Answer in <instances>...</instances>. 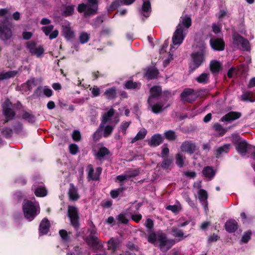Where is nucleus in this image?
I'll list each match as a JSON object with an SVG mask.
<instances>
[{"label":"nucleus","instance_id":"f257e3e1","mask_svg":"<svg viewBox=\"0 0 255 255\" xmlns=\"http://www.w3.org/2000/svg\"><path fill=\"white\" fill-rule=\"evenodd\" d=\"M191 25V19L189 16L185 15L181 17L180 21L174 32L172 38V45L170 51L173 48H177L183 41L188 32V29Z\"/></svg>","mask_w":255,"mask_h":255},{"label":"nucleus","instance_id":"f03ea898","mask_svg":"<svg viewBox=\"0 0 255 255\" xmlns=\"http://www.w3.org/2000/svg\"><path fill=\"white\" fill-rule=\"evenodd\" d=\"M147 241L155 245L158 243L160 249L164 252L169 250L175 244L174 240L167 239L165 234L162 231H158L156 233H151L148 236Z\"/></svg>","mask_w":255,"mask_h":255},{"label":"nucleus","instance_id":"7ed1b4c3","mask_svg":"<svg viewBox=\"0 0 255 255\" xmlns=\"http://www.w3.org/2000/svg\"><path fill=\"white\" fill-rule=\"evenodd\" d=\"M161 92V88L159 86H154L151 88L150 90V96L148 102L151 108L152 112L155 114L159 113L168 106L167 105L164 106V105L161 104L159 103L153 104L155 99L159 96Z\"/></svg>","mask_w":255,"mask_h":255},{"label":"nucleus","instance_id":"20e7f679","mask_svg":"<svg viewBox=\"0 0 255 255\" xmlns=\"http://www.w3.org/2000/svg\"><path fill=\"white\" fill-rule=\"evenodd\" d=\"M23 211L25 218L31 221L40 212L39 204L37 202L26 201L23 205Z\"/></svg>","mask_w":255,"mask_h":255},{"label":"nucleus","instance_id":"39448f33","mask_svg":"<svg viewBox=\"0 0 255 255\" xmlns=\"http://www.w3.org/2000/svg\"><path fill=\"white\" fill-rule=\"evenodd\" d=\"M97 0H87V4L81 3L78 6V11L79 12H84L85 16L95 14L98 10Z\"/></svg>","mask_w":255,"mask_h":255},{"label":"nucleus","instance_id":"423d86ee","mask_svg":"<svg viewBox=\"0 0 255 255\" xmlns=\"http://www.w3.org/2000/svg\"><path fill=\"white\" fill-rule=\"evenodd\" d=\"M233 45L237 48L241 49L244 51H249L250 49L249 42L240 36L238 34H234L233 36Z\"/></svg>","mask_w":255,"mask_h":255},{"label":"nucleus","instance_id":"0eeeda50","mask_svg":"<svg viewBox=\"0 0 255 255\" xmlns=\"http://www.w3.org/2000/svg\"><path fill=\"white\" fill-rule=\"evenodd\" d=\"M2 107L3 114L6 120L3 123L13 119L14 117L15 113L13 112V109H11L12 105L11 102L8 99H6L4 101V102L2 104Z\"/></svg>","mask_w":255,"mask_h":255},{"label":"nucleus","instance_id":"6e6552de","mask_svg":"<svg viewBox=\"0 0 255 255\" xmlns=\"http://www.w3.org/2000/svg\"><path fill=\"white\" fill-rule=\"evenodd\" d=\"M115 111L113 109H110L102 116L101 123L116 126L119 122L117 117H114Z\"/></svg>","mask_w":255,"mask_h":255},{"label":"nucleus","instance_id":"1a4fd4ad","mask_svg":"<svg viewBox=\"0 0 255 255\" xmlns=\"http://www.w3.org/2000/svg\"><path fill=\"white\" fill-rule=\"evenodd\" d=\"M205 53V50L202 49L192 54L193 62L190 66L192 70L197 68L204 61Z\"/></svg>","mask_w":255,"mask_h":255},{"label":"nucleus","instance_id":"9d476101","mask_svg":"<svg viewBox=\"0 0 255 255\" xmlns=\"http://www.w3.org/2000/svg\"><path fill=\"white\" fill-rule=\"evenodd\" d=\"M78 210L75 206L68 207V216L70 219L71 224L75 228L78 226Z\"/></svg>","mask_w":255,"mask_h":255},{"label":"nucleus","instance_id":"9b49d317","mask_svg":"<svg viewBox=\"0 0 255 255\" xmlns=\"http://www.w3.org/2000/svg\"><path fill=\"white\" fill-rule=\"evenodd\" d=\"M197 97V95L191 89H185L181 94V100L184 102H192Z\"/></svg>","mask_w":255,"mask_h":255},{"label":"nucleus","instance_id":"f8f14e48","mask_svg":"<svg viewBox=\"0 0 255 255\" xmlns=\"http://www.w3.org/2000/svg\"><path fill=\"white\" fill-rule=\"evenodd\" d=\"M27 47L32 55H36L38 57L41 56L44 52V48L42 46H37L33 42L27 43Z\"/></svg>","mask_w":255,"mask_h":255},{"label":"nucleus","instance_id":"ddd939ff","mask_svg":"<svg viewBox=\"0 0 255 255\" xmlns=\"http://www.w3.org/2000/svg\"><path fill=\"white\" fill-rule=\"evenodd\" d=\"M210 44L211 47L218 51H222L224 49L225 43L222 38H211Z\"/></svg>","mask_w":255,"mask_h":255},{"label":"nucleus","instance_id":"4468645a","mask_svg":"<svg viewBox=\"0 0 255 255\" xmlns=\"http://www.w3.org/2000/svg\"><path fill=\"white\" fill-rule=\"evenodd\" d=\"M53 25L46 26L42 27V30L46 36H49L50 40L56 38L59 34L58 31L56 29L53 30Z\"/></svg>","mask_w":255,"mask_h":255},{"label":"nucleus","instance_id":"2eb2a0df","mask_svg":"<svg viewBox=\"0 0 255 255\" xmlns=\"http://www.w3.org/2000/svg\"><path fill=\"white\" fill-rule=\"evenodd\" d=\"M181 150L182 152L192 154L196 150V146L195 144L189 141L184 142L181 146Z\"/></svg>","mask_w":255,"mask_h":255},{"label":"nucleus","instance_id":"dca6fc26","mask_svg":"<svg viewBox=\"0 0 255 255\" xmlns=\"http://www.w3.org/2000/svg\"><path fill=\"white\" fill-rule=\"evenodd\" d=\"M197 194L199 200L204 206L205 211H206L208 209V193L207 191L204 189H199L197 191Z\"/></svg>","mask_w":255,"mask_h":255},{"label":"nucleus","instance_id":"f3484780","mask_svg":"<svg viewBox=\"0 0 255 255\" xmlns=\"http://www.w3.org/2000/svg\"><path fill=\"white\" fill-rule=\"evenodd\" d=\"M12 35L11 29L4 24L0 25V38L2 40L9 39Z\"/></svg>","mask_w":255,"mask_h":255},{"label":"nucleus","instance_id":"a211bd4d","mask_svg":"<svg viewBox=\"0 0 255 255\" xmlns=\"http://www.w3.org/2000/svg\"><path fill=\"white\" fill-rule=\"evenodd\" d=\"M116 126L101 123L99 127L100 129L101 130L103 135L105 137H108L112 132Z\"/></svg>","mask_w":255,"mask_h":255},{"label":"nucleus","instance_id":"6ab92c4d","mask_svg":"<svg viewBox=\"0 0 255 255\" xmlns=\"http://www.w3.org/2000/svg\"><path fill=\"white\" fill-rule=\"evenodd\" d=\"M89 172L88 177L92 180H98L100 175L102 172V168L101 167L97 168L96 172H94V169L92 165H90L88 166Z\"/></svg>","mask_w":255,"mask_h":255},{"label":"nucleus","instance_id":"aec40b11","mask_svg":"<svg viewBox=\"0 0 255 255\" xmlns=\"http://www.w3.org/2000/svg\"><path fill=\"white\" fill-rule=\"evenodd\" d=\"M62 32L64 37L67 39H70L74 36V33L71 29L68 22L63 25Z\"/></svg>","mask_w":255,"mask_h":255},{"label":"nucleus","instance_id":"412c9836","mask_svg":"<svg viewBox=\"0 0 255 255\" xmlns=\"http://www.w3.org/2000/svg\"><path fill=\"white\" fill-rule=\"evenodd\" d=\"M241 117V114L238 112H231L222 118V122H231L239 119Z\"/></svg>","mask_w":255,"mask_h":255},{"label":"nucleus","instance_id":"4be33fe9","mask_svg":"<svg viewBox=\"0 0 255 255\" xmlns=\"http://www.w3.org/2000/svg\"><path fill=\"white\" fill-rule=\"evenodd\" d=\"M50 228L49 221L47 219H44L42 220L39 226V233L41 235L46 234Z\"/></svg>","mask_w":255,"mask_h":255},{"label":"nucleus","instance_id":"5701e85b","mask_svg":"<svg viewBox=\"0 0 255 255\" xmlns=\"http://www.w3.org/2000/svg\"><path fill=\"white\" fill-rule=\"evenodd\" d=\"M68 195L70 199L73 201H76L80 198L77 189L73 184H70Z\"/></svg>","mask_w":255,"mask_h":255},{"label":"nucleus","instance_id":"b1692460","mask_svg":"<svg viewBox=\"0 0 255 255\" xmlns=\"http://www.w3.org/2000/svg\"><path fill=\"white\" fill-rule=\"evenodd\" d=\"M238 228V223L234 220H230L225 224L226 230L230 233H233L236 231Z\"/></svg>","mask_w":255,"mask_h":255},{"label":"nucleus","instance_id":"393cba45","mask_svg":"<svg viewBox=\"0 0 255 255\" xmlns=\"http://www.w3.org/2000/svg\"><path fill=\"white\" fill-rule=\"evenodd\" d=\"M33 190H34L35 194L37 197H44L47 195V191L43 186L42 183L36 187V185H33Z\"/></svg>","mask_w":255,"mask_h":255},{"label":"nucleus","instance_id":"a878e982","mask_svg":"<svg viewBox=\"0 0 255 255\" xmlns=\"http://www.w3.org/2000/svg\"><path fill=\"white\" fill-rule=\"evenodd\" d=\"M162 141V138L161 135L159 134H155L151 137L149 141V144L152 146H157L159 145Z\"/></svg>","mask_w":255,"mask_h":255},{"label":"nucleus","instance_id":"bb28decb","mask_svg":"<svg viewBox=\"0 0 255 255\" xmlns=\"http://www.w3.org/2000/svg\"><path fill=\"white\" fill-rule=\"evenodd\" d=\"M172 235L178 239L179 241L182 240L187 237V236H184L183 232L180 229L173 227Z\"/></svg>","mask_w":255,"mask_h":255},{"label":"nucleus","instance_id":"cd10ccee","mask_svg":"<svg viewBox=\"0 0 255 255\" xmlns=\"http://www.w3.org/2000/svg\"><path fill=\"white\" fill-rule=\"evenodd\" d=\"M17 73L16 71L0 72V80H3L14 77Z\"/></svg>","mask_w":255,"mask_h":255},{"label":"nucleus","instance_id":"c85d7f7f","mask_svg":"<svg viewBox=\"0 0 255 255\" xmlns=\"http://www.w3.org/2000/svg\"><path fill=\"white\" fill-rule=\"evenodd\" d=\"M202 172L204 176L209 179H211L213 178L215 174V171H214L211 167L209 166L205 167Z\"/></svg>","mask_w":255,"mask_h":255},{"label":"nucleus","instance_id":"c756f323","mask_svg":"<svg viewBox=\"0 0 255 255\" xmlns=\"http://www.w3.org/2000/svg\"><path fill=\"white\" fill-rule=\"evenodd\" d=\"M151 9L150 2L149 0H145L143 2L142 6V11L143 14L145 16L147 17L149 16Z\"/></svg>","mask_w":255,"mask_h":255},{"label":"nucleus","instance_id":"7c9ffc66","mask_svg":"<svg viewBox=\"0 0 255 255\" xmlns=\"http://www.w3.org/2000/svg\"><path fill=\"white\" fill-rule=\"evenodd\" d=\"M247 147L248 145L247 142L246 141H242L238 144L236 149L239 153L243 154L247 152Z\"/></svg>","mask_w":255,"mask_h":255},{"label":"nucleus","instance_id":"2f4dec72","mask_svg":"<svg viewBox=\"0 0 255 255\" xmlns=\"http://www.w3.org/2000/svg\"><path fill=\"white\" fill-rule=\"evenodd\" d=\"M231 145L230 144H226L223 146L219 147L216 150V155L219 157L224 153H227L230 148Z\"/></svg>","mask_w":255,"mask_h":255},{"label":"nucleus","instance_id":"473e14b6","mask_svg":"<svg viewBox=\"0 0 255 255\" xmlns=\"http://www.w3.org/2000/svg\"><path fill=\"white\" fill-rule=\"evenodd\" d=\"M105 95L108 99H112L116 97L117 91L115 88H111L106 90Z\"/></svg>","mask_w":255,"mask_h":255},{"label":"nucleus","instance_id":"72a5a7b5","mask_svg":"<svg viewBox=\"0 0 255 255\" xmlns=\"http://www.w3.org/2000/svg\"><path fill=\"white\" fill-rule=\"evenodd\" d=\"M221 63L216 60L212 61L210 63V69L213 73L218 72L221 68Z\"/></svg>","mask_w":255,"mask_h":255},{"label":"nucleus","instance_id":"f704fd0d","mask_svg":"<svg viewBox=\"0 0 255 255\" xmlns=\"http://www.w3.org/2000/svg\"><path fill=\"white\" fill-rule=\"evenodd\" d=\"M125 87L128 89H138L140 87V84L130 80L127 82Z\"/></svg>","mask_w":255,"mask_h":255},{"label":"nucleus","instance_id":"c9c22d12","mask_svg":"<svg viewBox=\"0 0 255 255\" xmlns=\"http://www.w3.org/2000/svg\"><path fill=\"white\" fill-rule=\"evenodd\" d=\"M108 154L109 151L106 147L100 146L96 155L98 158H101Z\"/></svg>","mask_w":255,"mask_h":255},{"label":"nucleus","instance_id":"e433bc0d","mask_svg":"<svg viewBox=\"0 0 255 255\" xmlns=\"http://www.w3.org/2000/svg\"><path fill=\"white\" fill-rule=\"evenodd\" d=\"M158 73V71L156 69H152L150 70H148L146 72L145 74V76L147 79H154L156 77Z\"/></svg>","mask_w":255,"mask_h":255},{"label":"nucleus","instance_id":"4c0bfd02","mask_svg":"<svg viewBox=\"0 0 255 255\" xmlns=\"http://www.w3.org/2000/svg\"><path fill=\"white\" fill-rule=\"evenodd\" d=\"M147 131L145 128L141 129L137 133L136 136L133 139L132 142H134L137 140L143 139L146 135Z\"/></svg>","mask_w":255,"mask_h":255},{"label":"nucleus","instance_id":"58836bf2","mask_svg":"<svg viewBox=\"0 0 255 255\" xmlns=\"http://www.w3.org/2000/svg\"><path fill=\"white\" fill-rule=\"evenodd\" d=\"M166 209L171 210L174 213H177L181 211V206L179 203H177L176 205H169L167 206Z\"/></svg>","mask_w":255,"mask_h":255},{"label":"nucleus","instance_id":"ea45409f","mask_svg":"<svg viewBox=\"0 0 255 255\" xmlns=\"http://www.w3.org/2000/svg\"><path fill=\"white\" fill-rule=\"evenodd\" d=\"M74 10V6L73 5H70L66 6L63 10V14L65 16H69L73 13Z\"/></svg>","mask_w":255,"mask_h":255},{"label":"nucleus","instance_id":"a19ab883","mask_svg":"<svg viewBox=\"0 0 255 255\" xmlns=\"http://www.w3.org/2000/svg\"><path fill=\"white\" fill-rule=\"evenodd\" d=\"M90 38V34L85 32H82L81 33L79 36V40L82 44L87 43Z\"/></svg>","mask_w":255,"mask_h":255},{"label":"nucleus","instance_id":"79ce46f5","mask_svg":"<svg viewBox=\"0 0 255 255\" xmlns=\"http://www.w3.org/2000/svg\"><path fill=\"white\" fill-rule=\"evenodd\" d=\"M124 190V188H119L116 190H112L110 192L111 196L113 198H116L122 194Z\"/></svg>","mask_w":255,"mask_h":255},{"label":"nucleus","instance_id":"37998d69","mask_svg":"<svg viewBox=\"0 0 255 255\" xmlns=\"http://www.w3.org/2000/svg\"><path fill=\"white\" fill-rule=\"evenodd\" d=\"M185 157L180 153H178L176 155V163L179 167H182L184 165Z\"/></svg>","mask_w":255,"mask_h":255},{"label":"nucleus","instance_id":"c03bdc74","mask_svg":"<svg viewBox=\"0 0 255 255\" xmlns=\"http://www.w3.org/2000/svg\"><path fill=\"white\" fill-rule=\"evenodd\" d=\"M208 74L202 73L196 78V80L200 83H206L208 82Z\"/></svg>","mask_w":255,"mask_h":255},{"label":"nucleus","instance_id":"a18cd8bd","mask_svg":"<svg viewBox=\"0 0 255 255\" xmlns=\"http://www.w3.org/2000/svg\"><path fill=\"white\" fill-rule=\"evenodd\" d=\"M164 135L167 139L170 140H174L176 137L175 132L171 130L165 131Z\"/></svg>","mask_w":255,"mask_h":255},{"label":"nucleus","instance_id":"49530a36","mask_svg":"<svg viewBox=\"0 0 255 255\" xmlns=\"http://www.w3.org/2000/svg\"><path fill=\"white\" fill-rule=\"evenodd\" d=\"M118 246V241L115 239H111L108 243V247L109 249H112L115 251Z\"/></svg>","mask_w":255,"mask_h":255},{"label":"nucleus","instance_id":"de8ad7c7","mask_svg":"<svg viewBox=\"0 0 255 255\" xmlns=\"http://www.w3.org/2000/svg\"><path fill=\"white\" fill-rule=\"evenodd\" d=\"M117 220L119 222L122 224H126L128 223V220L126 217L125 214H120L117 217Z\"/></svg>","mask_w":255,"mask_h":255},{"label":"nucleus","instance_id":"09e8293b","mask_svg":"<svg viewBox=\"0 0 255 255\" xmlns=\"http://www.w3.org/2000/svg\"><path fill=\"white\" fill-rule=\"evenodd\" d=\"M130 124V122H127L122 123L120 127L119 131L122 132L124 134H125L126 133V130L127 128L129 127Z\"/></svg>","mask_w":255,"mask_h":255},{"label":"nucleus","instance_id":"8fccbe9b","mask_svg":"<svg viewBox=\"0 0 255 255\" xmlns=\"http://www.w3.org/2000/svg\"><path fill=\"white\" fill-rule=\"evenodd\" d=\"M11 13L10 10L8 8L0 9V16L3 17H7L10 16Z\"/></svg>","mask_w":255,"mask_h":255},{"label":"nucleus","instance_id":"3c124183","mask_svg":"<svg viewBox=\"0 0 255 255\" xmlns=\"http://www.w3.org/2000/svg\"><path fill=\"white\" fill-rule=\"evenodd\" d=\"M69 149L71 154H75L78 152L79 148L76 144H71L69 145Z\"/></svg>","mask_w":255,"mask_h":255},{"label":"nucleus","instance_id":"603ef678","mask_svg":"<svg viewBox=\"0 0 255 255\" xmlns=\"http://www.w3.org/2000/svg\"><path fill=\"white\" fill-rule=\"evenodd\" d=\"M172 163V160L170 159H165L161 164V166L163 168H168Z\"/></svg>","mask_w":255,"mask_h":255},{"label":"nucleus","instance_id":"864d4df0","mask_svg":"<svg viewBox=\"0 0 255 255\" xmlns=\"http://www.w3.org/2000/svg\"><path fill=\"white\" fill-rule=\"evenodd\" d=\"M72 138L75 141H79L81 139L80 132L78 130H74L72 134Z\"/></svg>","mask_w":255,"mask_h":255},{"label":"nucleus","instance_id":"5fc2aeb1","mask_svg":"<svg viewBox=\"0 0 255 255\" xmlns=\"http://www.w3.org/2000/svg\"><path fill=\"white\" fill-rule=\"evenodd\" d=\"M251 233L250 232H247L243 236L242 241L244 243L248 242L251 238Z\"/></svg>","mask_w":255,"mask_h":255},{"label":"nucleus","instance_id":"6e6d98bb","mask_svg":"<svg viewBox=\"0 0 255 255\" xmlns=\"http://www.w3.org/2000/svg\"><path fill=\"white\" fill-rule=\"evenodd\" d=\"M127 173H128L129 177L130 178L137 175L139 173V171L138 169H133L128 171Z\"/></svg>","mask_w":255,"mask_h":255},{"label":"nucleus","instance_id":"4d7b16f0","mask_svg":"<svg viewBox=\"0 0 255 255\" xmlns=\"http://www.w3.org/2000/svg\"><path fill=\"white\" fill-rule=\"evenodd\" d=\"M92 95L93 97H97L100 94V89L96 86H94L91 89Z\"/></svg>","mask_w":255,"mask_h":255},{"label":"nucleus","instance_id":"13d9d810","mask_svg":"<svg viewBox=\"0 0 255 255\" xmlns=\"http://www.w3.org/2000/svg\"><path fill=\"white\" fill-rule=\"evenodd\" d=\"M103 134L101 131V130L100 129V128L96 131V132L93 134V138L94 140H98L101 137V135Z\"/></svg>","mask_w":255,"mask_h":255},{"label":"nucleus","instance_id":"bf43d9fd","mask_svg":"<svg viewBox=\"0 0 255 255\" xmlns=\"http://www.w3.org/2000/svg\"><path fill=\"white\" fill-rule=\"evenodd\" d=\"M43 93L47 97H50L52 95V91L51 89L44 87L43 89Z\"/></svg>","mask_w":255,"mask_h":255},{"label":"nucleus","instance_id":"052dcab7","mask_svg":"<svg viewBox=\"0 0 255 255\" xmlns=\"http://www.w3.org/2000/svg\"><path fill=\"white\" fill-rule=\"evenodd\" d=\"M142 218V216L140 214H133L131 215V219L135 222H138Z\"/></svg>","mask_w":255,"mask_h":255},{"label":"nucleus","instance_id":"680f3d73","mask_svg":"<svg viewBox=\"0 0 255 255\" xmlns=\"http://www.w3.org/2000/svg\"><path fill=\"white\" fill-rule=\"evenodd\" d=\"M227 16V12L224 9L220 10L217 14V16L219 19H222Z\"/></svg>","mask_w":255,"mask_h":255},{"label":"nucleus","instance_id":"e2e57ef3","mask_svg":"<svg viewBox=\"0 0 255 255\" xmlns=\"http://www.w3.org/2000/svg\"><path fill=\"white\" fill-rule=\"evenodd\" d=\"M129 178V177L128 176V173H127V172L126 174H125L124 175H119L117 177V179L119 181H121V182H122L124 180H127Z\"/></svg>","mask_w":255,"mask_h":255},{"label":"nucleus","instance_id":"0e129e2a","mask_svg":"<svg viewBox=\"0 0 255 255\" xmlns=\"http://www.w3.org/2000/svg\"><path fill=\"white\" fill-rule=\"evenodd\" d=\"M145 225L146 228H147L149 229H152L153 226V221L150 219H147L146 221Z\"/></svg>","mask_w":255,"mask_h":255},{"label":"nucleus","instance_id":"69168bd1","mask_svg":"<svg viewBox=\"0 0 255 255\" xmlns=\"http://www.w3.org/2000/svg\"><path fill=\"white\" fill-rule=\"evenodd\" d=\"M32 35V33L31 32L25 31L22 34L23 39L25 40H28L31 38Z\"/></svg>","mask_w":255,"mask_h":255},{"label":"nucleus","instance_id":"338daca9","mask_svg":"<svg viewBox=\"0 0 255 255\" xmlns=\"http://www.w3.org/2000/svg\"><path fill=\"white\" fill-rule=\"evenodd\" d=\"M2 134L6 136H10L12 133V130L9 128H5L2 131Z\"/></svg>","mask_w":255,"mask_h":255},{"label":"nucleus","instance_id":"774afa93","mask_svg":"<svg viewBox=\"0 0 255 255\" xmlns=\"http://www.w3.org/2000/svg\"><path fill=\"white\" fill-rule=\"evenodd\" d=\"M59 234L63 240H66L67 239V234L65 230H60L59 231Z\"/></svg>","mask_w":255,"mask_h":255}]
</instances>
